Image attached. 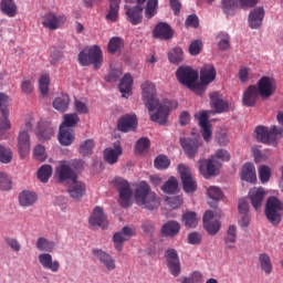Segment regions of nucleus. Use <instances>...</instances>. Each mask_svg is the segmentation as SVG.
Segmentation results:
<instances>
[{
	"mask_svg": "<svg viewBox=\"0 0 283 283\" xmlns=\"http://www.w3.org/2000/svg\"><path fill=\"white\" fill-rule=\"evenodd\" d=\"M33 155L35 160H40L41 163L45 161L48 158V155L45 154V147H43L42 145H38L33 149Z\"/></svg>",
	"mask_w": 283,
	"mask_h": 283,
	"instance_id": "69168bd1",
	"label": "nucleus"
},
{
	"mask_svg": "<svg viewBox=\"0 0 283 283\" xmlns=\"http://www.w3.org/2000/svg\"><path fill=\"white\" fill-rule=\"evenodd\" d=\"M39 91L42 96L50 94V74L43 73L39 80Z\"/></svg>",
	"mask_w": 283,
	"mask_h": 283,
	"instance_id": "09e8293b",
	"label": "nucleus"
},
{
	"mask_svg": "<svg viewBox=\"0 0 283 283\" xmlns=\"http://www.w3.org/2000/svg\"><path fill=\"white\" fill-rule=\"evenodd\" d=\"M266 196V190L262 187H254L249 191V199L251 200V205L255 211L262 207L264 202V198Z\"/></svg>",
	"mask_w": 283,
	"mask_h": 283,
	"instance_id": "393cba45",
	"label": "nucleus"
},
{
	"mask_svg": "<svg viewBox=\"0 0 283 283\" xmlns=\"http://www.w3.org/2000/svg\"><path fill=\"white\" fill-rule=\"evenodd\" d=\"M207 85L205 83H198V82H193L190 84V86H187L189 90H192V92H196L198 96H202V94H205L206 90H207Z\"/></svg>",
	"mask_w": 283,
	"mask_h": 283,
	"instance_id": "338daca9",
	"label": "nucleus"
},
{
	"mask_svg": "<svg viewBox=\"0 0 283 283\" xmlns=\"http://www.w3.org/2000/svg\"><path fill=\"white\" fill-rule=\"evenodd\" d=\"M10 97L6 93H0V138H6L9 129L12 128V124L8 116H10V111L8 109V103Z\"/></svg>",
	"mask_w": 283,
	"mask_h": 283,
	"instance_id": "1a4fd4ad",
	"label": "nucleus"
},
{
	"mask_svg": "<svg viewBox=\"0 0 283 283\" xmlns=\"http://www.w3.org/2000/svg\"><path fill=\"white\" fill-rule=\"evenodd\" d=\"M241 179L252 185L258 182V175L255 174V166L251 163H247L242 167Z\"/></svg>",
	"mask_w": 283,
	"mask_h": 283,
	"instance_id": "f704fd0d",
	"label": "nucleus"
},
{
	"mask_svg": "<svg viewBox=\"0 0 283 283\" xmlns=\"http://www.w3.org/2000/svg\"><path fill=\"white\" fill-rule=\"evenodd\" d=\"M90 224L92 227H101L102 229H107V214H105V211L102 207H95L90 220Z\"/></svg>",
	"mask_w": 283,
	"mask_h": 283,
	"instance_id": "412c9836",
	"label": "nucleus"
},
{
	"mask_svg": "<svg viewBox=\"0 0 283 283\" xmlns=\"http://www.w3.org/2000/svg\"><path fill=\"white\" fill-rule=\"evenodd\" d=\"M32 129V124L30 122H25L24 129L20 130L18 134V153L21 158H27L28 154H30V132Z\"/></svg>",
	"mask_w": 283,
	"mask_h": 283,
	"instance_id": "9b49d317",
	"label": "nucleus"
},
{
	"mask_svg": "<svg viewBox=\"0 0 283 283\" xmlns=\"http://www.w3.org/2000/svg\"><path fill=\"white\" fill-rule=\"evenodd\" d=\"M74 111L76 112V114L85 116L90 114V106H87V103L83 102V99H75Z\"/></svg>",
	"mask_w": 283,
	"mask_h": 283,
	"instance_id": "13d9d810",
	"label": "nucleus"
},
{
	"mask_svg": "<svg viewBox=\"0 0 283 283\" xmlns=\"http://www.w3.org/2000/svg\"><path fill=\"white\" fill-rule=\"evenodd\" d=\"M283 203L277 197H269L265 205V216L272 224L282 222Z\"/></svg>",
	"mask_w": 283,
	"mask_h": 283,
	"instance_id": "6e6552de",
	"label": "nucleus"
},
{
	"mask_svg": "<svg viewBox=\"0 0 283 283\" xmlns=\"http://www.w3.org/2000/svg\"><path fill=\"white\" fill-rule=\"evenodd\" d=\"M53 171L54 170L50 165L44 164L38 169V179L40 180V182L46 184L50 181V178H52Z\"/></svg>",
	"mask_w": 283,
	"mask_h": 283,
	"instance_id": "37998d69",
	"label": "nucleus"
},
{
	"mask_svg": "<svg viewBox=\"0 0 283 283\" xmlns=\"http://www.w3.org/2000/svg\"><path fill=\"white\" fill-rule=\"evenodd\" d=\"M142 96L143 102L149 112L150 120H153V123H158L159 125H165L167 118H169V112L178 107V102L164 99L160 103V101H158V95L156 94V84L149 81L142 84Z\"/></svg>",
	"mask_w": 283,
	"mask_h": 283,
	"instance_id": "f257e3e1",
	"label": "nucleus"
},
{
	"mask_svg": "<svg viewBox=\"0 0 283 283\" xmlns=\"http://www.w3.org/2000/svg\"><path fill=\"white\" fill-rule=\"evenodd\" d=\"M258 96L260 93L258 92V86L250 85L243 93L242 103L245 107H254L258 102Z\"/></svg>",
	"mask_w": 283,
	"mask_h": 283,
	"instance_id": "c756f323",
	"label": "nucleus"
},
{
	"mask_svg": "<svg viewBox=\"0 0 283 283\" xmlns=\"http://www.w3.org/2000/svg\"><path fill=\"white\" fill-rule=\"evenodd\" d=\"M0 10L2 14L9 17V19H14V17L19 14V7H17L14 0H1Z\"/></svg>",
	"mask_w": 283,
	"mask_h": 283,
	"instance_id": "2f4dec72",
	"label": "nucleus"
},
{
	"mask_svg": "<svg viewBox=\"0 0 283 283\" xmlns=\"http://www.w3.org/2000/svg\"><path fill=\"white\" fill-rule=\"evenodd\" d=\"M218 171H220V163L216 160V157L199 160V172L201 174V176H203V178H211V176H218Z\"/></svg>",
	"mask_w": 283,
	"mask_h": 283,
	"instance_id": "ddd939ff",
	"label": "nucleus"
},
{
	"mask_svg": "<svg viewBox=\"0 0 283 283\" xmlns=\"http://www.w3.org/2000/svg\"><path fill=\"white\" fill-rule=\"evenodd\" d=\"M135 202L138 207L154 211L160 207V197L156 192L151 191L147 181H140L135 190Z\"/></svg>",
	"mask_w": 283,
	"mask_h": 283,
	"instance_id": "7ed1b4c3",
	"label": "nucleus"
},
{
	"mask_svg": "<svg viewBox=\"0 0 283 283\" xmlns=\"http://www.w3.org/2000/svg\"><path fill=\"white\" fill-rule=\"evenodd\" d=\"M125 48V40L120 36H113L107 44V52L109 54H116V52H120Z\"/></svg>",
	"mask_w": 283,
	"mask_h": 283,
	"instance_id": "a19ab883",
	"label": "nucleus"
},
{
	"mask_svg": "<svg viewBox=\"0 0 283 283\" xmlns=\"http://www.w3.org/2000/svg\"><path fill=\"white\" fill-rule=\"evenodd\" d=\"M165 258L169 273H171L174 277H178L182 272V268L180 266V258H178L176 249L166 250Z\"/></svg>",
	"mask_w": 283,
	"mask_h": 283,
	"instance_id": "4468645a",
	"label": "nucleus"
},
{
	"mask_svg": "<svg viewBox=\"0 0 283 283\" xmlns=\"http://www.w3.org/2000/svg\"><path fill=\"white\" fill-rule=\"evenodd\" d=\"M69 193L74 200L83 198V196H85V184L78 181V179L71 181Z\"/></svg>",
	"mask_w": 283,
	"mask_h": 283,
	"instance_id": "c9c22d12",
	"label": "nucleus"
},
{
	"mask_svg": "<svg viewBox=\"0 0 283 283\" xmlns=\"http://www.w3.org/2000/svg\"><path fill=\"white\" fill-rule=\"evenodd\" d=\"M168 60L174 64L182 63L185 53L180 48L176 46L168 53Z\"/></svg>",
	"mask_w": 283,
	"mask_h": 283,
	"instance_id": "3c124183",
	"label": "nucleus"
},
{
	"mask_svg": "<svg viewBox=\"0 0 283 283\" xmlns=\"http://www.w3.org/2000/svg\"><path fill=\"white\" fill-rule=\"evenodd\" d=\"M136 235V229L129 226H126L122 229V231L116 232L113 235V242L116 251H123V244L127 242L129 239Z\"/></svg>",
	"mask_w": 283,
	"mask_h": 283,
	"instance_id": "f3484780",
	"label": "nucleus"
},
{
	"mask_svg": "<svg viewBox=\"0 0 283 283\" xmlns=\"http://www.w3.org/2000/svg\"><path fill=\"white\" fill-rule=\"evenodd\" d=\"M12 189V180L6 172L0 171V191H10Z\"/></svg>",
	"mask_w": 283,
	"mask_h": 283,
	"instance_id": "052dcab7",
	"label": "nucleus"
},
{
	"mask_svg": "<svg viewBox=\"0 0 283 283\" xmlns=\"http://www.w3.org/2000/svg\"><path fill=\"white\" fill-rule=\"evenodd\" d=\"M221 8L224 14H233L235 8H238V0H221Z\"/></svg>",
	"mask_w": 283,
	"mask_h": 283,
	"instance_id": "6e6d98bb",
	"label": "nucleus"
},
{
	"mask_svg": "<svg viewBox=\"0 0 283 283\" xmlns=\"http://www.w3.org/2000/svg\"><path fill=\"white\" fill-rule=\"evenodd\" d=\"M35 249L41 252L38 255V261L42 269L51 271V273H59L61 270V262L50 254L56 249V242L50 241L45 237H40L36 239Z\"/></svg>",
	"mask_w": 283,
	"mask_h": 283,
	"instance_id": "f03ea898",
	"label": "nucleus"
},
{
	"mask_svg": "<svg viewBox=\"0 0 283 283\" xmlns=\"http://www.w3.org/2000/svg\"><path fill=\"white\" fill-rule=\"evenodd\" d=\"M210 105L216 114H223L229 112V103L224 102L219 92L210 93Z\"/></svg>",
	"mask_w": 283,
	"mask_h": 283,
	"instance_id": "bb28decb",
	"label": "nucleus"
},
{
	"mask_svg": "<svg viewBox=\"0 0 283 283\" xmlns=\"http://www.w3.org/2000/svg\"><path fill=\"white\" fill-rule=\"evenodd\" d=\"M77 59L84 67L87 65H93L95 70L103 67V50L98 45L91 46L87 51H81Z\"/></svg>",
	"mask_w": 283,
	"mask_h": 283,
	"instance_id": "20e7f679",
	"label": "nucleus"
},
{
	"mask_svg": "<svg viewBox=\"0 0 283 283\" xmlns=\"http://www.w3.org/2000/svg\"><path fill=\"white\" fill-rule=\"evenodd\" d=\"M119 156H123V148L120 147V142L114 144V148L109 147L104 149V160L108 165H116L118 163Z\"/></svg>",
	"mask_w": 283,
	"mask_h": 283,
	"instance_id": "a878e982",
	"label": "nucleus"
},
{
	"mask_svg": "<svg viewBox=\"0 0 283 283\" xmlns=\"http://www.w3.org/2000/svg\"><path fill=\"white\" fill-rule=\"evenodd\" d=\"M95 260H98L103 266H105L106 271H115L116 270V260L109 253L101 250L94 249L92 251Z\"/></svg>",
	"mask_w": 283,
	"mask_h": 283,
	"instance_id": "a211bd4d",
	"label": "nucleus"
},
{
	"mask_svg": "<svg viewBox=\"0 0 283 283\" xmlns=\"http://www.w3.org/2000/svg\"><path fill=\"white\" fill-rule=\"evenodd\" d=\"M264 8L258 7L253 9L248 18V23L251 28V30H260L262 28V22L264 21Z\"/></svg>",
	"mask_w": 283,
	"mask_h": 283,
	"instance_id": "5701e85b",
	"label": "nucleus"
},
{
	"mask_svg": "<svg viewBox=\"0 0 283 283\" xmlns=\"http://www.w3.org/2000/svg\"><path fill=\"white\" fill-rule=\"evenodd\" d=\"M216 66L212 64H206L200 70V81L203 85H209L216 81Z\"/></svg>",
	"mask_w": 283,
	"mask_h": 283,
	"instance_id": "473e14b6",
	"label": "nucleus"
},
{
	"mask_svg": "<svg viewBox=\"0 0 283 283\" xmlns=\"http://www.w3.org/2000/svg\"><path fill=\"white\" fill-rule=\"evenodd\" d=\"M0 163L8 165L12 163V150L0 145Z\"/></svg>",
	"mask_w": 283,
	"mask_h": 283,
	"instance_id": "bf43d9fd",
	"label": "nucleus"
},
{
	"mask_svg": "<svg viewBox=\"0 0 283 283\" xmlns=\"http://www.w3.org/2000/svg\"><path fill=\"white\" fill-rule=\"evenodd\" d=\"M217 39L219 40L218 48L220 50H229L231 48V36H229L228 33L221 32L218 34Z\"/></svg>",
	"mask_w": 283,
	"mask_h": 283,
	"instance_id": "5fc2aeb1",
	"label": "nucleus"
},
{
	"mask_svg": "<svg viewBox=\"0 0 283 283\" xmlns=\"http://www.w3.org/2000/svg\"><path fill=\"white\" fill-rule=\"evenodd\" d=\"M154 165L156 167V169H167L169 167V165H171V161L169 160V158L165 155H159L155 161Z\"/></svg>",
	"mask_w": 283,
	"mask_h": 283,
	"instance_id": "680f3d73",
	"label": "nucleus"
},
{
	"mask_svg": "<svg viewBox=\"0 0 283 283\" xmlns=\"http://www.w3.org/2000/svg\"><path fill=\"white\" fill-rule=\"evenodd\" d=\"M259 265L265 275H271V273H273V263L271 262V256L269 254H259Z\"/></svg>",
	"mask_w": 283,
	"mask_h": 283,
	"instance_id": "ea45409f",
	"label": "nucleus"
},
{
	"mask_svg": "<svg viewBox=\"0 0 283 283\" xmlns=\"http://www.w3.org/2000/svg\"><path fill=\"white\" fill-rule=\"evenodd\" d=\"M95 144L92 139H86L80 145V154L82 156H92L94 151Z\"/></svg>",
	"mask_w": 283,
	"mask_h": 283,
	"instance_id": "864d4df0",
	"label": "nucleus"
},
{
	"mask_svg": "<svg viewBox=\"0 0 283 283\" xmlns=\"http://www.w3.org/2000/svg\"><path fill=\"white\" fill-rule=\"evenodd\" d=\"M66 21L65 14L56 15L54 12H48L42 17V25L48 30H59Z\"/></svg>",
	"mask_w": 283,
	"mask_h": 283,
	"instance_id": "dca6fc26",
	"label": "nucleus"
},
{
	"mask_svg": "<svg viewBox=\"0 0 283 283\" xmlns=\"http://www.w3.org/2000/svg\"><path fill=\"white\" fill-rule=\"evenodd\" d=\"M180 283H205V275L200 271H193L188 276L179 279Z\"/></svg>",
	"mask_w": 283,
	"mask_h": 283,
	"instance_id": "de8ad7c7",
	"label": "nucleus"
},
{
	"mask_svg": "<svg viewBox=\"0 0 283 283\" xmlns=\"http://www.w3.org/2000/svg\"><path fill=\"white\" fill-rule=\"evenodd\" d=\"M200 145H201L200 138L181 139V147L185 154L188 156V158H193L196 154H198V147H200Z\"/></svg>",
	"mask_w": 283,
	"mask_h": 283,
	"instance_id": "cd10ccee",
	"label": "nucleus"
},
{
	"mask_svg": "<svg viewBox=\"0 0 283 283\" xmlns=\"http://www.w3.org/2000/svg\"><path fill=\"white\" fill-rule=\"evenodd\" d=\"M178 174L180 175L182 181L184 191H186V193H193V191L198 189V184L191 174V168L185 164H179Z\"/></svg>",
	"mask_w": 283,
	"mask_h": 283,
	"instance_id": "9d476101",
	"label": "nucleus"
},
{
	"mask_svg": "<svg viewBox=\"0 0 283 283\" xmlns=\"http://www.w3.org/2000/svg\"><path fill=\"white\" fill-rule=\"evenodd\" d=\"M164 193H177L178 192V179L170 177L166 184L161 187Z\"/></svg>",
	"mask_w": 283,
	"mask_h": 283,
	"instance_id": "603ef678",
	"label": "nucleus"
},
{
	"mask_svg": "<svg viewBox=\"0 0 283 283\" xmlns=\"http://www.w3.org/2000/svg\"><path fill=\"white\" fill-rule=\"evenodd\" d=\"M208 196L211 198V200H214L218 202V200H222V190L219 187L211 186L208 188Z\"/></svg>",
	"mask_w": 283,
	"mask_h": 283,
	"instance_id": "0e129e2a",
	"label": "nucleus"
},
{
	"mask_svg": "<svg viewBox=\"0 0 283 283\" xmlns=\"http://www.w3.org/2000/svg\"><path fill=\"white\" fill-rule=\"evenodd\" d=\"M53 107L57 112H67L70 107V95L63 94L53 101Z\"/></svg>",
	"mask_w": 283,
	"mask_h": 283,
	"instance_id": "79ce46f5",
	"label": "nucleus"
},
{
	"mask_svg": "<svg viewBox=\"0 0 283 283\" xmlns=\"http://www.w3.org/2000/svg\"><path fill=\"white\" fill-rule=\"evenodd\" d=\"M132 85H134V78L130 74L126 73L119 82V92L123 98H127L132 94Z\"/></svg>",
	"mask_w": 283,
	"mask_h": 283,
	"instance_id": "e433bc0d",
	"label": "nucleus"
},
{
	"mask_svg": "<svg viewBox=\"0 0 283 283\" xmlns=\"http://www.w3.org/2000/svg\"><path fill=\"white\" fill-rule=\"evenodd\" d=\"M35 134L39 140H50L54 136V127L48 122L38 123Z\"/></svg>",
	"mask_w": 283,
	"mask_h": 283,
	"instance_id": "c85d7f7f",
	"label": "nucleus"
},
{
	"mask_svg": "<svg viewBox=\"0 0 283 283\" xmlns=\"http://www.w3.org/2000/svg\"><path fill=\"white\" fill-rule=\"evenodd\" d=\"M188 52L191 56H198L202 52V41L195 40L190 43Z\"/></svg>",
	"mask_w": 283,
	"mask_h": 283,
	"instance_id": "e2e57ef3",
	"label": "nucleus"
},
{
	"mask_svg": "<svg viewBox=\"0 0 283 283\" xmlns=\"http://www.w3.org/2000/svg\"><path fill=\"white\" fill-rule=\"evenodd\" d=\"M199 120V126L201 127V135L206 143L211 140V124H209V111H202L201 113L195 115Z\"/></svg>",
	"mask_w": 283,
	"mask_h": 283,
	"instance_id": "6ab92c4d",
	"label": "nucleus"
},
{
	"mask_svg": "<svg viewBox=\"0 0 283 283\" xmlns=\"http://www.w3.org/2000/svg\"><path fill=\"white\" fill-rule=\"evenodd\" d=\"M182 222L188 229H196L198 227V214L193 211H187L182 214Z\"/></svg>",
	"mask_w": 283,
	"mask_h": 283,
	"instance_id": "a18cd8bd",
	"label": "nucleus"
},
{
	"mask_svg": "<svg viewBox=\"0 0 283 283\" xmlns=\"http://www.w3.org/2000/svg\"><path fill=\"white\" fill-rule=\"evenodd\" d=\"M145 17L154 19L158 14V0H146Z\"/></svg>",
	"mask_w": 283,
	"mask_h": 283,
	"instance_id": "8fccbe9b",
	"label": "nucleus"
},
{
	"mask_svg": "<svg viewBox=\"0 0 283 283\" xmlns=\"http://www.w3.org/2000/svg\"><path fill=\"white\" fill-rule=\"evenodd\" d=\"M180 232V223L177 221H168L161 228V234L166 238H175Z\"/></svg>",
	"mask_w": 283,
	"mask_h": 283,
	"instance_id": "4c0bfd02",
	"label": "nucleus"
},
{
	"mask_svg": "<svg viewBox=\"0 0 283 283\" xmlns=\"http://www.w3.org/2000/svg\"><path fill=\"white\" fill-rule=\"evenodd\" d=\"M138 127V119L136 115H124L117 123L118 132L127 134V132H134Z\"/></svg>",
	"mask_w": 283,
	"mask_h": 283,
	"instance_id": "4be33fe9",
	"label": "nucleus"
},
{
	"mask_svg": "<svg viewBox=\"0 0 283 283\" xmlns=\"http://www.w3.org/2000/svg\"><path fill=\"white\" fill-rule=\"evenodd\" d=\"M174 36V32L171 31V27L165 22H160L155 27L154 30V38L155 39H163L167 41Z\"/></svg>",
	"mask_w": 283,
	"mask_h": 283,
	"instance_id": "72a5a7b5",
	"label": "nucleus"
},
{
	"mask_svg": "<svg viewBox=\"0 0 283 283\" xmlns=\"http://www.w3.org/2000/svg\"><path fill=\"white\" fill-rule=\"evenodd\" d=\"M111 185H113L119 193V205L124 208L129 207L132 205V198L134 197L129 181L125 180L123 177H115L111 180Z\"/></svg>",
	"mask_w": 283,
	"mask_h": 283,
	"instance_id": "39448f33",
	"label": "nucleus"
},
{
	"mask_svg": "<svg viewBox=\"0 0 283 283\" xmlns=\"http://www.w3.org/2000/svg\"><path fill=\"white\" fill-rule=\"evenodd\" d=\"M259 178L262 185H266L271 180V167L262 165L259 167Z\"/></svg>",
	"mask_w": 283,
	"mask_h": 283,
	"instance_id": "4d7b16f0",
	"label": "nucleus"
},
{
	"mask_svg": "<svg viewBox=\"0 0 283 283\" xmlns=\"http://www.w3.org/2000/svg\"><path fill=\"white\" fill-rule=\"evenodd\" d=\"M237 240H238V228H235V226H230L224 237V243L227 245V249H234L233 244H235Z\"/></svg>",
	"mask_w": 283,
	"mask_h": 283,
	"instance_id": "c03bdc74",
	"label": "nucleus"
},
{
	"mask_svg": "<svg viewBox=\"0 0 283 283\" xmlns=\"http://www.w3.org/2000/svg\"><path fill=\"white\" fill-rule=\"evenodd\" d=\"M80 120L81 118H78V114L76 113L65 114L60 127H63V129H70V127H74Z\"/></svg>",
	"mask_w": 283,
	"mask_h": 283,
	"instance_id": "49530a36",
	"label": "nucleus"
},
{
	"mask_svg": "<svg viewBox=\"0 0 283 283\" xmlns=\"http://www.w3.org/2000/svg\"><path fill=\"white\" fill-rule=\"evenodd\" d=\"M222 224L219 220H213V211L208 210L203 214V228L209 235H217Z\"/></svg>",
	"mask_w": 283,
	"mask_h": 283,
	"instance_id": "aec40b11",
	"label": "nucleus"
},
{
	"mask_svg": "<svg viewBox=\"0 0 283 283\" xmlns=\"http://www.w3.org/2000/svg\"><path fill=\"white\" fill-rule=\"evenodd\" d=\"M149 138L147 137H142L135 145V149L136 151H138L139 154H143V151L149 149Z\"/></svg>",
	"mask_w": 283,
	"mask_h": 283,
	"instance_id": "774afa93",
	"label": "nucleus"
},
{
	"mask_svg": "<svg viewBox=\"0 0 283 283\" xmlns=\"http://www.w3.org/2000/svg\"><path fill=\"white\" fill-rule=\"evenodd\" d=\"M59 142L64 147H69V145L74 143V132L70 128H63V126H60Z\"/></svg>",
	"mask_w": 283,
	"mask_h": 283,
	"instance_id": "58836bf2",
	"label": "nucleus"
},
{
	"mask_svg": "<svg viewBox=\"0 0 283 283\" xmlns=\"http://www.w3.org/2000/svg\"><path fill=\"white\" fill-rule=\"evenodd\" d=\"M177 81L186 87L191 86V83L198 81V72H196L191 66H180L176 72Z\"/></svg>",
	"mask_w": 283,
	"mask_h": 283,
	"instance_id": "2eb2a0df",
	"label": "nucleus"
},
{
	"mask_svg": "<svg viewBox=\"0 0 283 283\" xmlns=\"http://www.w3.org/2000/svg\"><path fill=\"white\" fill-rule=\"evenodd\" d=\"M256 85V92H259V96L263 98H271L277 87L275 80L269 76L261 77Z\"/></svg>",
	"mask_w": 283,
	"mask_h": 283,
	"instance_id": "f8f14e48",
	"label": "nucleus"
},
{
	"mask_svg": "<svg viewBox=\"0 0 283 283\" xmlns=\"http://www.w3.org/2000/svg\"><path fill=\"white\" fill-rule=\"evenodd\" d=\"M54 179L60 185H70V182L78 180V175L72 169L70 161L62 160L55 168Z\"/></svg>",
	"mask_w": 283,
	"mask_h": 283,
	"instance_id": "0eeeda50",
	"label": "nucleus"
},
{
	"mask_svg": "<svg viewBox=\"0 0 283 283\" xmlns=\"http://www.w3.org/2000/svg\"><path fill=\"white\" fill-rule=\"evenodd\" d=\"M282 133L283 129L277 126H272L270 130L264 126H258L255 128V138L259 143L275 147V145H277V139L282 136Z\"/></svg>",
	"mask_w": 283,
	"mask_h": 283,
	"instance_id": "423d86ee",
	"label": "nucleus"
},
{
	"mask_svg": "<svg viewBox=\"0 0 283 283\" xmlns=\"http://www.w3.org/2000/svg\"><path fill=\"white\" fill-rule=\"evenodd\" d=\"M18 200L20 207L28 209V207H32V205L36 203L39 197L33 191L23 190L22 192L19 193Z\"/></svg>",
	"mask_w": 283,
	"mask_h": 283,
	"instance_id": "7c9ffc66",
	"label": "nucleus"
},
{
	"mask_svg": "<svg viewBox=\"0 0 283 283\" xmlns=\"http://www.w3.org/2000/svg\"><path fill=\"white\" fill-rule=\"evenodd\" d=\"M147 0H137V6L130 9H127L126 14L129 22L133 25H138L143 21V6Z\"/></svg>",
	"mask_w": 283,
	"mask_h": 283,
	"instance_id": "b1692460",
	"label": "nucleus"
}]
</instances>
